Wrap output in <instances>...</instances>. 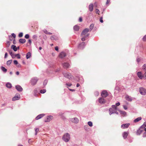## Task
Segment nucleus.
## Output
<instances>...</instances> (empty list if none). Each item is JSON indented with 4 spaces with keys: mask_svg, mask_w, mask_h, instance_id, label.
I'll return each mask as SVG.
<instances>
[{
    "mask_svg": "<svg viewBox=\"0 0 146 146\" xmlns=\"http://www.w3.org/2000/svg\"><path fill=\"white\" fill-rule=\"evenodd\" d=\"M11 48L13 49L14 51H16L17 50V48L15 45H12L11 46Z\"/></svg>",
    "mask_w": 146,
    "mask_h": 146,
    "instance_id": "28",
    "label": "nucleus"
},
{
    "mask_svg": "<svg viewBox=\"0 0 146 146\" xmlns=\"http://www.w3.org/2000/svg\"><path fill=\"white\" fill-rule=\"evenodd\" d=\"M98 101L99 103L101 104H103L105 103L104 99L102 98H99L98 99Z\"/></svg>",
    "mask_w": 146,
    "mask_h": 146,
    "instance_id": "18",
    "label": "nucleus"
},
{
    "mask_svg": "<svg viewBox=\"0 0 146 146\" xmlns=\"http://www.w3.org/2000/svg\"><path fill=\"white\" fill-rule=\"evenodd\" d=\"M26 40L24 38H20L19 39V41L20 43L23 44L26 42Z\"/></svg>",
    "mask_w": 146,
    "mask_h": 146,
    "instance_id": "26",
    "label": "nucleus"
},
{
    "mask_svg": "<svg viewBox=\"0 0 146 146\" xmlns=\"http://www.w3.org/2000/svg\"><path fill=\"white\" fill-rule=\"evenodd\" d=\"M101 95L103 98L106 97L108 95V94L106 91L103 90L101 92Z\"/></svg>",
    "mask_w": 146,
    "mask_h": 146,
    "instance_id": "9",
    "label": "nucleus"
},
{
    "mask_svg": "<svg viewBox=\"0 0 146 146\" xmlns=\"http://www.w3.org/2000/svg\"><path fill=\"white\" fill-rule=\"evenodd\" d=\"M39 130V129L38 128H36L35 129V131L36 132L35 133V135H36V134H37V133L38 131Z\"/></svg>",
    "mask_w": 146,
    "mask_h": 146,
    "instance_id": "47",
    "label": "nucleus"
},
{
    "mask_svg": "<svg viewBox=\"0 0 146 146\" xmlns=\"http://www.w3.org/2000/svg\"><path fill=\"white\" fill-rule=\"evenodd\" d=\"M15 88L16 90L19 92H22L23 90V88L19 85L16 86Z\"/></svg>",
    "mask_w": 146,
    "mask_h": 146,
    "instance_id": "12",
    "label": "nucleus"
},
{
    "mask_svg": "<svg viewBox=\"0 0 146 146\" xmlns=\"http://www.w3.org/2000/svg\"><path fill=\"white\" fill-rule=\"evenodd\" d=\"M143 78L145 79H146V72L144 73V74H143Z\"/></svg>",
    "mask_w": 146,
    "mask_h": 146,
    "instance_id": "53",
    "label": "nucleus"
},
{
    "mask_svg": "<svg viewBox=\"0 0 146 146\" xmlns=\"http://www.w3.org/2000/svg\"><path fill=\"white\" fill-rule=\"evenodd\" d=\"M143 136L144 137H146V131L143 133Z\"/></svg>",
    "mask_w": 146,
    "mask_h": 146,
    "instance_id": "58",
    "label": "nucleus"
},
{
    "mask_svg": "<svg viewBox=\"0 0 146 146\" xmlns=\"http://www.w3.org/2000/svg\"><path fill=\"white\" fill-rule=\"evenodd\" d=\"M119 111L120 114L123 115V116H127V113L125 111L121 110H119Z\"/></svg>",
    "mask_w": 146,
    "mask_h": 146,
    "instance_id": "23",
    "label": "nucleus"
},
{
    "mask_svg": "<svg viewBox=\"0 0 146 146\" xmlns=\"http://www.w3.org/2000/svg\"><path fill=\"white\" fill-rule=\"evenodd\" d=\"M14 63L15 64L17 65L18 64V63L17 60H14Z\"/></svg>",
    "mask_w": 146,
    "mask_h": 146,
    "instance_id": "52",
    "label": "nucleus"
},
{
    "mask_svg": "<svg viewBox=\"0 0 146 146\" xmlns=\"http://www.w3.org/2000/svg\"><path fill=\"white\" fill-rule=\"evenodd\" d=\"M20 98V95L18 94H16L15 96L12 98V100L13 101H15L19 100Z\"/></svg>",
    "mask_w": 146,
    "mask_h": 146,
    "instance_id": "6",
    "label": "nucleus"
},
{
    "mask_svg": "<svg viewBox=\"0 0 146 146\" xmlns=\"http://www.w3.org/2000/svg\"><path fill=\"white\" fill-rule=\"evenodd\" d=\"M141 127H146V121L144 122L142 125L141 126Z\"/></svg>",
    "mask_w": 146,
    "mask_h": 146,
    "instance_id": "42",
    "label": "nucleus"
},
{
    "mask_svg": "<svg viewBox=\"0 0 146 146\" xmlns=\"http://www.w3.org/2000/svg\"><path fill=\"white\" fill-rule=\"evenodd\" d=\"M25 37L26 38H27V39L29 38V35L28 34H27L25 35Z\"/></svg>",
    "mask_w": 146,
    "mask_h": 146,
    "instance_id": "50",
    "label": "nucleus"
},
{
    "mask_svg": "<svg viewBox=\"0 0 146 146\" xmlns=\"http://www.w3.org/2000/svg\"><path fill=\"white\" fill-rule=\"evenodd\" d=\"M88 125L90 127H92L93 125L91 121H89L88 122Z\"/></svg>",
    "mask_w": 146,
    "mask_h": 146,
    "instance_id": "39",
    "label": "nucleus"
},
{
    "mask_svg": "<svg viewBox=\"0 0 146 146\" xmlns=\"http://www.w3.org/2000/svg\"><path fill=\"white\" fill-rule=\"evenodd\" d=\"M139 91L142 95H145L146 94V90L143 87H141L139 88Z\"/></svg>",
    "mask_w": 146,
    "mask_h": 146,
    "instance_id": "5",
    "label": "nucleus"
},
{
    "mask_svg": "<svg viewBox=\"0 0 146 146\" xmlns=\"http://www.w3.org/2000/svg\"><path fill=\"white\" fill-rule=\"evenodd\" d=\"M11 56L13 58H14L16 57V54H14L13 53H12L11 55Z\"/></svg>",
    "mask_w": 146,
    "mask_h": 146,
    "instance_id": "38",
    "label": "nucleus"
},
{
    "mask_svg": "<svg viewBox=\"0 0 146 146\" xmlns=\"http://www.w3.org/2000/svg\"><path fill=\"white\" fill-rule=\"evenodd\" d=\"M92 16V14L90 13H88L86 16V19L88 20H89L91 17Z\"/></svg>",
    "mask_w": 146,
    "mask_h": 146,
    "instance_id": "20",
    "label": "nucleus"
},
{
    "mask_svg": "<svg viewBox=\"0 0 146 146\" xmlns=\"http://www.w3.org/2000/svg\"><path fill=\"white\" fill-rule=\"evenodd\" d=\"M73 29L74 31H78L79 29V27L77 25H76L74 27Z\"/></svg>",
    "mask_w": 146,
    "mask_h": 146,
    "instance_id": "27",
    "label": "nucleus"
},
{
    "mask_svg": "<svg viewBox=\"0 0 146 146\" xmlns=\"http://www.w3.org/2000/svg\"><path fill=\"white\" fill-rule=\"evenodd\" d=\"M89 31V29L88 28H86L84 29L81 33V36H84V37H87L89 35V34L88 33Z\"/></svg>",
    "mask_w": 146,
    "mask_h": 146,
    "instance_id": "2",
    "label": "nucleus"
},
{
    "mask_svg": "<svg viewBox=\"0 0 146 146\" xmlns=\"http://www.w3.org/2000/svg\"><path fill=\"white\" fill-rule=\"evenodd\" d=\"M44 32L46 34L51 35L52 34V33L48 32L46 30H44Z\"/></svg>",
    "mask_w": 146,
    "mask_h": 146,
    "instance_id": "35",
    "label": "nucleus"
},
{
    "mask_svg": "<svg viewBox=\"0 0 146 146\" xmlns=\"http://www.w3.org/2000/svg\"><path fill=\"white\" fill-rule=\"evenodd\" d=\"M143 41H146V35L144 36L143 38Z\"/></svg>",
    "mask_w": 146,
    "mask_h": 146,
    "instance_id": "54",
    "label": "nucleus"
},
{
    "mask_svg": "<svg viewBox=\"0 0 146 146\" xmlns=\"http://www.w3.org/2000/svg\"><path fill=\"white\" fill-rule=\"evenodd\" d=\"M38 79L36 77H34L31 80V83L33 85H35L37 82Z\"/></svg>",
    "mask_w": 146,
    "mask_h": 146,
    "instance_id": "4",
    "label": "nucleus"
},
{
    "mask_svg": "<svg viewBox=\"0 0 146 146\" xmlns=\"http://www.w3.org/2000/svg\"><path fill=\"white\" fill-rule=\"evenodd\" d=\"M1 70L5 73H6L7 71V69L3 66H2L1 67Z\"/></svg>",
    "mask_w": 146,
    "mask_h": 146,
    "instance_id": "30",
    "label": "nucleus"
},
{
    "mask_svg": "<svg viewBox=\"0 0 146 146\" xmlns=\"http://www.w3.org/2000/svg\"><path fill=\"white\" fill-rule=\"evenodd\" d=\"M17 65V66L18 68H20L21 67V65L19 64L18 63V64Z\"/></svg>",
    "mask_w": 146,
    "mask_h": 146,
    "instance_id": "59",
    "label": "nucleus"
},
{
    "mask_svg": "<svg viewBox=\"0 0 146 146\" xmlns=\"http://www.w3.org/2000/svg\"><path fill=\"white\" fill-rule=\"evenodd\" d=\"M141 119L142 117H137L136 119H135L133 121V122L134 123H137L141 120Z\"/></svg>",
    "mask_w": 146,
    "mask_h": 146,
    "instance_id": "25",
    "label": "nucleus"
},
{
    "mask_svg": "<svg viewBox=\"0 0 146 146\" xmlns=\"http://www.w3.org/2000/svg\"><path fill=\"white\" fill-rule=\"evenodd\" d=\"M85 46L86 44L85 42H82L79 44L78 47L80 49H82L85 47Z\"/></svg>",
    "mask_w": 146,
    "mask_h": 146,
    "instance_id": "8",
    "label": "nucleus"
},
{
    "mask_svg": "<svg viewBox=\"0 0 146 146\" xmlns=\"http://www.w3.org/2000/svg\"><path fill=\"white\" fill-rule=\"evenodd\" d=\"M128 133H129L127 131H125L123 133L122 135L124 139H125L127 137Z\"/></svg>",
    "mask_w": 146,
    "mask_h": 146,
    "instance_id": "19",
    "label": "nucleus"
},
{
    "mask_svg": "<svg viewBox=\"0 0 146 146\" xmlns=\"http://www.w3.org/2000/svg\"><path fill=\"white\" fill-rule=\"evenodd\" d=\"M123 107L124 110H126L127 109V106L126 105H123Z\"/></svg>",
    "mask_w": 146,
    "mask_h": 146,
    "instance_id": "49",
    "label": "nucleus"
},
{
    "mask_svg": "<svg viewBox=\"0 0 146 146\" xmlns=\"http://www.w3.org/2000/svg\"><path fill=\"white\" fill-rule=\"evenodd\" d=\"M12 62V60H8L7 62V64L8 66L9 65L11 64Z\"/></svg>",
    "mask_w": 146,
    "mask_h": 146,
    "instance_id": "34",
    "label": "nucleus"
},
{
    "mask_svg": "<svg viewBox=\"0 0 146 146\" xmlns=\"http://www.w3.org/2000/svg\"><path fill=\"white\" fill-rule=\"evenodd\" d=\"M63 74L65 78L70 79L73 77L72 74L69 72H64L63 73Z\"/></svg>",
    "mask_w": 146,
    "mask_h": 146,
    "instance_id": "3",
    "label": "nucleus"
},
{
    "mask_svg": "<svg viewBox=\"0 0 146 146\" xmlns=\"http://www.w3.org/2000/svg\"><path fill=\"white\" fill-rule=\"evenodd\" d=\"M46 90L45 89L41 90H40V92L41 94H44L46 92Z\"/></svg>",
    "mask_w": 146,
    "mask_h": 146,
    "instance_id": "36",
    "label": "nucleus"
},
{
    "mask_svg": "<svg viewBox=\"0 0 146 146\" xmlns=\"http://www.w3.org/2000/svg\"><path fill=\"white\" fill-rule=\"evenodd\" d=\"M44 115V114H42L38 115L35 118L36 120H38L41 118Z\"/></svg>",
    "mask_w": 146,
    "mask_h": 146,
    "instance_id": "22",
    "label": "nucleus"
},
{
    "mask_svg": "<svg viewBox=\"0 0 146 146\" xmlns=\"http://www.w3.org/2000/svg\"><path fill=\"white\" fill-rule=\"evenodd\" d=\"M117 110L116 109H113V108H110L109 109V111L110 112L109 114L110 115L114 113L115 111H117Z\"/></svg>",
    "mask_w": 146,
    "mask_h": 146,
    "instance_id": "15",
    "label": "nucleus"
},
{
    "mask_svg": "<svg viewBox=\"0 0 146 146\" xmlns=\"http://www.w3.org/2000/svg\"><path fill=\"white\" fill-rule=\"evenodd\" d=\"M53 118L52 116L50 115L48 116L46 119L44 120V122H48L50 121Z\"/></svg>",
    "mask_w": 146,
    "mask_h": 146,
    "instance_id": "14",
    "label": "nucleus"
},
{
    "mask_svg": "<svg viewBox=\"0 0 146 146\" xmlns=\"http://www.w3.org/2000/svg\"><path fill=\"white\" fill-rule=\"evenodd\" d=\"M31 56V53L30 52H28L26 55V58L27 59H28Z\"/></svg>",
    "mask_w": 146,
    "mask_h": 146,
    "instance_id": "32",
    "label": "nucleus"
},
{
    "mask_svg": "<svg viewBox=\"0 0 146 146\" xmlns=\"http://www.w3.org/2000/svg\"><path fill=\"white\" fill-rule=\"evenodd\" d=\"M94 27V25L93 24H92L90 25L89 27V31H91L93 28Z\"/></svg>",
    "mask_w": 146,
    "mask_h": 146,
    "instance_id": "33",
    "label": "nucleus"
},
{
    "mask_svg": "<svg viewBox=\"0 0 146 146\" xmlns=\"http://www.w3.org/2000/svg\"><path fill=\"white\" fill-rule=\"evenodd\" d=\"M38 91L36 89H35L34 91V95L35 96H37L38 95Z\"/></svg>",
    "mask_w": 146,
    "mask_h": 146,
    "instance_id": "31",
    "label": "nucleus"
},
{
    "mask_svg": "<svg viewBox=\"0 0 146 146\" xmlns=\"http://www.w3.org/2000/svg\"><path fill=\"white\" fill-rule=\"evenodd\" d=\"M47 80H45L43 82V85L45 86L47 84Z\"/></svg>",
    "mask_w": 146,
    "mask_h": 146,
    "instance_id": "46",
    "label": "nucleus"
},
{
    "mask_svg": "<svg viewBox=\"0 0 146 146\" xmlns=\"http://www.w3.org/2000/svg\"><path fill=\"white\" fill-rule=\"evenodd\" d=\"M82 37L81 38V40L83 41L85 40V38H86L87 37H84V36H81Z\"/></svg>",
    "mask_w": 146,
    "mask_h": 146,
    "instance_id": "45",
    "label": "nucleus"
},
{
    "mask_svg": "<svg viewBox=\"0 0 146 146\" xmlns=\"http://www.w3.org/2000/svg\"><path fill=\"white\" fill-rule=\"evenodd\" d=\"M70 120L72 122L76 123H78L79 122L78 119L76 117L70 118Z\"/></svg>",
    "mask_w": 146,
    "mask_h": 146,
    "instance_id": "10",
    "label": "nucleus"
},
{
    "mask_svg": "<svg viewBox=\"0 0 146 146\" xmlns=\"http://www.w3.org/2000/svg\"><path fill=\"white\" fill-rule=\"evenodd\" d=\"M62 66L64 68L67 69L69 68L70 65L68 63L65 62L62 64Z\"/></svg>",
    "mask_w": 146,
    "mask_h": 146,
    "instance_id": "7",
    "label": "nucleus"
},
{
    "mask_svg": "<svg viewBox=\"0 0 146 146\" xmlns=\"http://www.w3.org/2000/svg\"><path fill=\"white\" fill-rule=\"evenodd\" d=\"M11 35L13 37H14V38H15L16 37V35L14 33H13L11 34Z\"/></svg>",
    "mask_w": 146,
    "mask_h": 146,
    "instance_id": "57",
    "label": "nucleus"
},
{
    "mask_svg": "<svg viewBox=\"0 0 146 146\" xmlns=\"http://www.w3.org/2000/svg\"><path fill=\"white\" fill-rule=\"evenodd\" d=\"M66 53L64 52H62L60 54L59 56L60 58H63L66 56Z\"/></svg>",
    "mask_w": 146,
    "mask_h": 146,
    "instance_id": "17",
    "label": "nucleus"
},
{
    "mask_svg": "<svg viewBox=\"0 0 146 146\" xmlns=\"http://www.w3.org/2000/svg\"><path fill=\"white\" fill-rule=\"evenodd\" d=\"M55 49L56 50L58 51V47L57 46H56L55 47Z\"/></svg>",
    "mask_w": 146,
    "mask_h": 146,
    "instance_id": "64",
    "label": "nucleus"
},
{
    "mask_svg": "<svg viewBox=\"0 0 146 146\" xmlns=\"http://www.w3.org/2000/svg\"><path fill=\"white\" fill-rule=\"evenodd\" d=\"M6 86L9 88H11L12 87V84L10 82H7L6 84Z\"/></svg>",
    "mask_w": 146,
    "mask_h": 146,
    "instance_id": "24",
    "label": "nucleus"
},
{
    "mask_svg": "<svg viewBox=\"0 0 146 146\" xmlns=\"http://www.w3.org/2000/svg\"><path fill=\"white\" fill-rule=\"evenodd\" d=\"M16 57L18 59H20L21 58V56L19 54H16Z\"/></svg>",
    "mask_w": 146,
    "mask_h": 146,
    "instance_id": "48",
    "label": "nucleus"
},
{
    "mask_svg": "<svg viewBox=\"0 0 146 146\" xmlns=\"http://www.w3.org/2000/svg\"><path fill=\"white\" fill-rule=\"evenodd\" d=\"M96 13L97 14H99V13H100V11L99 10V9H96Z\"/></svg>",
    "mask_w": 146,
    "mask_h": 146,
    "instance_id": "56",
    "label": "nucleus"
},
{
    "mask_svg": "<svg viewBox=\"0 0 146 146\" xmlns=\"http://www.w3.org/2000/svg\"><path fill=\"white\" fill-rule=\"evenodd\" d=\"M7 55H8L7 53V52L5 53V55L4 58H7Z\"/></svg>",
    "mask_w": 146,
    "mask_h": 146,
    "instance_id": "60",
    "label": "nucleus"
},
{
    "mask_svg": "<svg viewBox=\"0 0 146 146\" xmlns=\"http://www.w3.org/2000/svg\"><path fill=\"white\" fill-rule=\"evenodd\" d=\"M50 39L51 40H56V39L54 37V36H51L50 37Z\"/></svg>",
    "mask_w": 146,
    "mask_h": 146,
    "instance_id": "51",
    "label": "nucleus"
},
{
    "mask_svg": "<svg viewBox=\"0 0 146 146\" xmlns=\"http://www.w3.org/2000/svg\"><path fill=\"white\" fill-rule=\"evenodd\" d=\"M93 3H91L89 5L88 8L89 11L90 12H92L93 9Z\"/></svg>",
    "mask_w": 146,
    "mask_h": 146,
    "instance_id": "21",
    "label": "nucleus"
},
{
    "mask_svg": "<svg viewBox=\"0 0 146 146\" xmlns=\"http://www.w3.org/2000/svg\"><path fill=\"white\" fill-rule=\"evenodd\" d=\"M94 94L96 96H97L99 95V92L97 91L96 92L94 93Z\"/></svg>",
    "mask_w": 146,
    "mask_h": 146,
    "instance_id": "55",
    "label": "nucleus"
},
{
    "mask_svg": "<svg viewBox=\"0 0 146 146\" xmlns=\"http://www.w3.org/2000/svg\"><path fill=\"white\" fill-rule=\"evenodd\" d=\"M7 50L8 52H9V53L10 54V55H11V54L13 53L11 50H9V49H7Z\"/></svg>",
    "mask_w": 146,
    "mask_h": 146,
    "instance_id": "41",
    "label": "nucleus"
},
{
    "mask_svg": "<svg viewBox=\"0 0 146 146\" xmlns=\"http://www.w3.org/2000/svg\"><path fill=\"white\" fill-rule=\"evenodd\" d=\"M66 85L67 86H72V84H68V83H66Z\"/></svg>",
    "mask_w": 146,
    "mask_h": 146,
    "instance_id": "62",
    "label": "nucleus"
},
{
    "mask_svg": "<svg viewBox=\"0 0 146 146\" xmlns=\"http://www.w3.org/2000/svg\"><path fill=\"white\" fill-rule=\"evenodd\" d=\"M70 138V134L68 133L64 134L62 137V140L66 142H68Z\"/></svg>",
    "mask_w": 146,
    "mask_h": 146,
    "instance_id": "1",
    "label": "nucleus"
},
{
    "mask_svg": "<svg viewBox=\"0 0 146 146\" xmlns=\"http://www.w3.org/2000/svg\"><path fill=\"white\" fill-rule=\"evenodd\" d=\"M100 21L101 23H102L103 22V21L102 19V17H101L100 19Z\"/></svg>",
    "mask_w": 146,
    "mask_h": 146,
    "instance_id": "61",
    "label": "nucleus"
},
{
    "mask_svg": "<svg viewBox=\"0 0 146 146\" xmlns=\"http://www.w3.org/2000/svg\"><path fill=\"white\" fill-rule=\"evenodd\" d=\"M130 123H127L122 124L121 126V127L123 129L128 128L130 125Z\"/></svg>",
    "mask_w": 146,
    "mask_h": 146,
    "instance_id": "11",
    "label": "nucleus"
},
{
    "mask_svg": "<svg viewBox=\"0 0 146 146\" xmlns=\"http://www.w3.org/2000/svg\"><path fill=\"white\" fill-rule=\"evenodd\" d=\"M126 100L128 101L131 102L132 100L131 98L128 96H126Z\"/></svg>",
    "mask_w": 146,
    "mask_h": 146,
    "instance_id": "29",
    "label": "nucleus"
},
{
    "mask_svg": "<svg viewBox=\"0 0 146 146\" xmlns=\"http://www.w3.org/2000/svg\"><path fill=\"white\" fill-rule=\"evenodd\" d=\"M142 68L143 70H146V64H145L143 66Z\"/></svg>",
    "mask_w": 146,
    "mask_h": 146,
    "instance_id": "44",
    "label": "nucleus"
},
{
    "mask_svg": "<svg viewBox=\"0 0 146 146\" xmlns=\"http://www.w3.org/2000/svg\"><path fill=\"white\" fill-rule=\"evenodd\" d=\"M82 18L81 17H80L79 19V21L80 22H82Z\"/></svg>",
    "mask_w": 146,
    "mask_h": 146,
    "instance_id": "63",
    "label": "nucleus"
},
{
    "mask_svg": "<svg viewBox=\"0 0 146 146\" xmlns=\"http://www.w3.org/2000/svg\"><path fill=\"white\" fill-rule=\"evenodd\" d=\"M113 108V109H117V107L115 105H113L112 106V108Z\"/></svg>",
    "mask_w": 146,
    "mask_h": 146,
    "instance_id": "43",
    "label": "nucleus"
},
{
    "mask_svg": "<svg viewBox=\"0 0 146 146\" xmlns=\"http://www.w3.org/2000/svg\"><path fill=\"white\" fill-rule=\"evenodd\" d=\"M143 131L142 127L141 126L137 130L136 134L137 135H139Z\"/></svg>",
    "mask_w": 146,
    "mask_h": 146,
    "instance_id": "13",
    "label": "nucleus"
},
{
    "mask_svg": "<svg viewBox=\"0 0 146 146\" xmlns=\"http://www.w3.org/2000/svg\"><path fill=\"white\" fill-rule=\"evenodd\" d=\"M23 33L22 32L20 33L19 34V37H22L23 36Z\"/></svg>",
    "mask_w": 146,
    "mask_h": 146,
    "instance_id": "40",
    "label": "nucleus"
},
{
    "mask_svg": "<svg viewBox=\"0 0 146 146\" xmlns=\"http://www.w3.org/2000/svg\"><path fill=\"white\" fill-rule=\"evenodd\" d=\"M37 36L36 35H34L33 36L32 38L35 40H36L37 39Z\"/></svg>",
    "mask_w": 146,
    "mask_h": 146,
    "instance_id": "37",
    "label": "nucleus"
},
{
    "mask_svg": "<svg viewBox=\"0 0 146 146\" xmlns=\"http://www.w3.org/2000/svg\"><path fill=\"white\" fill-rule=\"evenodd\" d=\"M137 74L138 77L140 79H142L143 78V76L142 73L140 72H138L137 73Z\"/></svg>",
    "mask_w": 146,
    "mask_h": 146,
    "instance_id": "16",
    "label": "nucleus"
}]
</instances>
